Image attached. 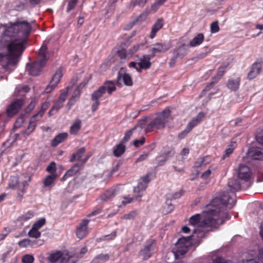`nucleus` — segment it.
Segmentation results:
<instances>
[{"mask_svg": "<svg viewBox=\"0 0 263 263\" xmlns=\"http://www.w3.org/2000/svg\"><path fill=\"white\" fill-rule=\"evenodd\" d=\"M31 25L26 21L0 24V48L6 50L0 53V64L6 71H13L26 48Z\"/></svg>", "mask_w": 263, "mask_h": 263, "instance_id": "f257e3e1", "label": "nucleus"}, {"mask_svg": "<svg viewBox=\"0 0 263 263\" xmlns=\"http://www.w3.org/2000/svg\"><path fill=\"white\" fill-rule=\"evenodd\" d=\"M235 200L231 195H226L224 193L215 197L208 205L206 210L203 216L196 214L192 216L189 221L191 226L197 227L205 229L207 231H213L224 222L225 220L231 218L229 213L224 210V208H232L235 205Z\"/></svg>", "mask_w": 263, "mask_h": 263, "instance_id": "f03ea898", "label": "nucleus"}, {"mask_svg": "<svg viewBox=\"0 0 263 263\" xmlns=\"http://www.w3.org/2000/svg\"><path fill=\"white\" fill-rule=\"evenodd\" d=\"M238 180L232 178L228 183V189L220 193L219 195L224 193L226 195H231L235 200V204L236 202L235 199V193L239 190L248 187V183L252 178V172L250 168L244 164H239L237 168L235 169Z\"/></svg>", "mask_w": 263, "mask_h": 263, "instance_id": "7ed1b4c3", "label": "nucleus"}, {"mask_svg": "<svg viewBox=\"0 0 263 263\" xmlns=\"http://www.w3.org/2000/svg\"><path fill=\"white\" fill-rule=\"evenodd\" d=\"M204 236L202 231L194 229L192 235L179 238L175 243L176 248L174 249L175 258H179L183 256L187 251L189 246L192 245L197 240L196 238H202Z\"/></svg>", "mask_w": 263, "mask_h": 263, "instance_id": "20e7f679", "label": "nucleus"}, {"mask_svg": "<svg viewBox=\"0 0 263 263\" xmlns=\"http://www.w3.org/2000/svg\"><path fill=\"white\" fill-rule=\"evenodd\" d=\"M48 48L46 45H43L40 49L37 59L31 64H27L26 69L29 74L32 76L39 75L43 67L48 60L47 57Z\"/></svg>", "mask_w": 263, "mask_h": 263, "instance_id": "39448f33", "label": "nucleus"}, {"mask_svg": "<svg viewBox=\"0 0 263 263\" xmlns=\"http://www.w3.org/2000/svg\"><path fill=\"white\" fill-rule=\"evenodd\" d=\"M169 108H165L162 111L158 112L151 121L147 124L145 130L146 133L155 130H160L165 127L166 122L171 115Z\"/></svg>", "mask_w": 263, "mask_h": 263, "instance_id": "423d86ee", "label": "nucleus"}, {"mask_svg": "<svg viewBox=\"0 0 263 263\" xmlns=\"http://www.w3.org/2000/svg\"><path fill=\"white\" fill-rule=\"evenodd\" d=\"M153 175L152 172H149L139 180L137 185L134 187L133 190L134 193L137 194L136 199L142 197L143 191L146 190L148 184L153 179Z\"/></svg>", "mask_w": 263, "mask_h": 263, "instance_id": "0eeeda50", "label": "nucleus"}, {"mask_svg": "<svg viewBox=\"0 0 263 263\" xmlns=\"http://www.w3.org/2000/svg\"><path fill=\"white\" fill-rule=\"evenodd\" d=\"M204 117L205 114L204 112L202 111L199 112L195 117L193 118L187 123L185 128L179 134L178 138L180 139L184 138L194 127L201 122Z\"/></svg>", "mask_w": 263, "mask_h": 263, "instance_id": "6e6552de", "label": "nucleus"}, {"mask_svg": "<svg viewBox=\"0 0 263 263\" xmlns=\"http://www.w3.org/2000/svg\"><path fill=\"white\" fill-rule=\"evenodd\" d=\"M155 247V240L153 239L147 240L139 252V255L142 256L144 260H147L151 257Z\"/></svg>", "mask_w": 263, "mask_h": 263, "instance_id": "1a4fd4ad", "label": "nucleus"}, {"mask_svg": "<svg viewBox=\"0 0 263 263\" xmlns=\"http://www.w3.org/2000/svg\"><path fill=\"white\" fill-rule=\"evenodd\" d=\"M175 154L173 148L166 146L163 147L160 152V154L156 158L159 166H162L170 158L173 157Z\"/></svg>", "mask_w": 263, "mask_h": 263, "instance_id": "9d476101", "label": "nucleus"}, {"mask_svg": "<svg viewBox=\"0 0 263 263\" xmlns=\"http://www.w3.org/2000/svg\"><path fill=\"white\" fill-rule=\"evenodd\" d=\"M62 76V70L60 68L55 71V73L53 76L49 85L46 87L45 89V93H50L53 89H54L61 81Z\"/></svg>", "mask_w": 263, "mask_h": 263, "instance_id": "9b49d317", "label": "nucleus"}, {"mask_svg": "<svg viewBox=\"0 0 263 263\" xmlns=\"http://www.w3.org/2000/svg\"><path fill=\"white\" fill-rule=\"evenodd\" d=\"M123 68H121L118 72L116 79L117 85L119 87H122V84L121 80L123 83L127 86H132L133 85V80L129 74L122 72Z\"/></svg>", "mask_w": 263, "mask_h": 263, "instance_id": "f8f14e48", "label": "nucleus"}, {"mask_svg": "<svg viewBox=\"0 0 263 263\" xmlns=\"http://www.w3.org/2000/svg\"><path fill=\"white\" fill-rule=\"evenodd\" d=\"M262 59H258L252 64L250 69L248 73V79L252 80L260 73L262 67Z\"/></svg>", "mask_w": 263, "mask_h": 263, "instance_id": "ddd939ff", "label": "nucleus"}, {"mask_svg": "<svg viewBox=\"0 0 263 263\" xmlns=\"http://www.w3.org/2000/svg\"><path fill=\"white\" fill-rule=\"evenodd\" d=\"M23 104L24 100L22 98L17 99L12 102L7 109V116L10 117L13 116L20 110Z\"/></svg>", "mask_w": 263, "mask_h": 263, "instance_id": "4468645a", "label": "nucleus"}, {"mask_svg": "<svg viewBox=\"0 0 263 263\" xmlns=\"http://www.w3.org/2000/svg\"><path fill=\"white\" fill-rule=\"evenodd\" d=\"M247 155L253 160H263V148L259 147H251L249 148Z\"/></svg>", "mask_w": 263, "mask_h": 263, "instance_id": "2eb2a0df", "label": "nucleus"}, {"mask_svg": "<svg viewBox=\"0 0 263 263\" xmlns=\"http://www.w3.org/2000/svg\"><path fill=\"white\" fill-rule=\"evenodd\" d=\"M170 48L169 44L165 43H157L151 48V57H154L157 53L164 52Z\"/></svg>", "mask_w": 263, "mask_h": 263, "instance_id": "dca6fc26", "label": "nucleus"}, {"mask_svg": "<svg viewBox=\"0 0 263 263\" xmlns=\"http://www.w3.org/2000/svg\"><path fill=\"white\" fill-rule=\"evenodd\" d=\"M58 177L57 173H52L47 175L43 180L44 187L51 190L55 184V181Z\"/></svg>", "mask_w": 263, "mask_h": 263, "instance_id": "f3484780", "label": "nucleus"}, {"mask_svg": "<svg viewBox=\"0 0 263 263\" xmlns=\"http://www.w3.org/2000/svg\"><path fill=\"white\" fill-rule=\"evenodd\" d=\"M89 221V220L88 219H84L78 227L76 230V235L78 238H82L86 235Z\"/></svg>", "mask_w": 263, "mask_h": 263, "instance_id": "a211bd4d", "label": "nucleus"}, {"mask_svg": "<svg viewBox=\"0 0 263 263\" xmlns=\"http://www.w3.org/2000/svg\"><path fill=\"white\" fill-rule=\"evenodd\" d=\"M241 79L239 77L235 78H231L228 79L226 86L227 88L231 91H237L240 86Z\"/></svg>", "mask_w": 263, "mask_h": 263, "instance_id": "6ab92c4d", "label": "nucleus"}, {"mask_svg": "<svg viewBox=\"0 0 263 263\" xmlns=\"http://www.w3.org/2000/svg\"><path fill=\"white\" fill-rule=\"evenodd\" d=\"M80 163L75 164L72 167L69 169L61 178L62 181L66 180L68 178L76 175L81 169Z\"/></svg>", "mask_w": 263, "mask_h": 263, "instance_id": "aec40b11", "label": "nucleus"}, {"mask_svg": "<svg viewBox=\"0 0 263 263\" xmlns=\"http://www.w3.org/2000/svg\"><path fill=\"white\" fill-rule=\"evenodd\" d=\"M242 263H259L257 258L256 250H249L246 258L242 260Z\"/></svg>", "mask_w": 263, "mask_h": 263, "instance_id": "412c9836", "label": "nucleus"}, {"mask_svg": "<svg viewBox=\"0 0 263 263\" xmlns=\"http://www.w3.org/2000/svg\"><path fill=\"white\" fill-rule=\"evenodd\" d=\"M117 84L116 80H107L105 81L102 86L104 88L105 90V92L107 91L108 94L111 95L113 92L116 91L117 88L116 86V84Z\"/></svg>", "mask_w": 263, "mask_h": 263, "instance_id": "4be33fe9", "label": "nucleus"}, {"mask_svg": "<svg viewBox=\"0 0 263 263\" xmlns=\"http://www.w3.org/2000/svg\"><path fill=\"white\" fill-rule=\"evenodd\" d=\"M188 48L185 44H182L178 48L173 50V54L175 55L178 58H183L187 53Z\"/></svg>", "mask_w": 263, "mask_h": 263, "instance_id": "5701e85b", "label": "nucleus"}, {"mask_svg": "<svg viewBox=\"0 0 263 263\" xmlns=\"http://www.w3.org/2000/svg\"><path fill=\"white\" fill-rule=\"evenodd\" d=\"M153 58L151 57V54L143 55L140 59L138 65H141L144 68V69H149L152 65L150 60Z\"/></svg>", "mask_w": 263, "mask_h": 263, "instance_id": "b1692460", "label": "nucleus"}, {"mask_svg": "<svg viewBox=\"0 0 263 263\" xmlns=\"http://www.w3.org/2000/svg\"><path fill=\"white\" fill-rule=\"evenodd\" d=\"M86 149L85 147H82L78 149L75 153H73L71 157L70 158L69 161L70 162H74V161H78L79 162L82 159L81 157L85 153Z\"/></svg>", "mask_w": 263, "mask_h": 263, "instance_id": "393cba45", "label": "nucleus"}, {"mask_svg": "<svg viewBox=\"0 0 263 263\" xmlns=\"http://www.w3.org/2000/svg\"><path fill=\"white\" fill-rule=\"evenodd\" d=\"M68 134L66 133H62L57 135L51 141V145L53 147L63 142L67 138Z\"/></svg>", "mask_w": 263, "mask_h": 263, "instance_id": "a878e982", "label": "nucleus"}, {"mask_svg": "<svg viewBox=\"0 0 263 263\" xmlns=\"http://www.w3.org/2000/svg\"><path fill=\"white\" fill-rule=\"evenodd\" d=\"M23 184L24 181L20 183L19 182L18 177L16 176H11L9 181V187L10 189H17L21 188Z\"/></svg>", "mask_w": 263, "mask_h": 263, "instance_id": "bb28decb", "label": "nucleus"}, {"mask_svg": "<svg viewBox=\"0 0 263 263\" xmlns=\"http://www.w3.org/2000/svg\"><path fill=\"white\" fill-rule=\"evenodd\" d=\"M125 149V145L120 142L114 147L113 155L116 157H119L124 153Z\"/></svg>", "mask_w": 263, "mask_h": 263, "instance_id": "cd10ccee", "label": "nucleus"}, {"mask_svg": "<svg viewBox=\"0 0 263 263\" xmlns=\"http://www.w3.org/2000/svg\"><path fill=\"white\" fill-rule=\"evenodd\" d=\"M63 257L61 251L51 253L48 257V263H60V260Z\"/></svg>", "mask_w": 263, "mask_h": 263, "instance_id": "c85d7f7f", "label": "nucleus"}, {"mask_svg": "<svg viewBox=\"0 0 263 263\" xmlns=\"http://www.w3.org/2000/svg\"><path fill=\"white\" fill-rule=\"evenodd\" d=\"M204 36L203 33H199L197 34L190 42L191 47H196L200 45L204 41Z\"/></svg>", "mask_w": 263, "mask_h": 263, "instance_id": "c756f323", "label": "nucleus"}, {"mask_svg": "<svg viewBox=\"0 0 263 263\" xmlns=\"http://www.w3.org/2000/svg\"><path fill=\"white\" fill-rule=\"evenodd\" d=\"M115 195L116 189H110L107 190L104 193L102 194L100 196V199L103 201H107L112 199L115 196Z\"/></svg>", "mask_w": 263, "mask_h": 263, "instance_id": "7c9ffc66", "label": "nucleus"}, {"mask_svg": "<svg viewBox=\"0 0 263 263\" xmlns=\"http://www.w3.org/2000/svg\"><path fill=\"white\" fill-rule=\"evenodd\" d=\"M37 126V124L35 122H31L29 120V125L27 128L23 132V136L25 138H27L34 131L35 129Z\"/></svg>", "mask_w": 263, "mask_h": 263, "instance_id": "2f4dec72", "label": "nucleus"}, {"mask_svg": "<svg viewBox=\"0 0 263 263\" xmlns=\"http://www.w3.org/2000/svg\"><path fill=\"white\" fill-rule=\"evenodd\" d=\"M81 127V121L79 119L74 120L70 128V132L71 134L76 135L79 132Z\"/></svg>", "mask_w": 263, "mask_h": 263, "instance_id": "473e14b6", "label": "nucleus"}, {"mask_svg": "<svg viewBox=\"0 0 263 263\" xmlns=\"http://www.w3.org/2000/svg\"><path fill=\"white\" fill-rule=\"evenodd\" d=\"M34 216V212L29 211L27 213L20 216L16 219V221L20 222V224H23V222L31 219Z\"/></svg>", "mask_w": 263, "mask_h": 263, "instance_id": "72a5a7b5", "label": "nucleus"}, {"mask_svg": "<svg viewBox=\"0 0 263 263\" xmlns=\"http://www.w3.org/2000/svg\"><path fill=\"white\" fill-rule=\"evenodd\" d=\"M105 93V90L103 87H99V88L93 91L91 95V100L99 99Z\"/></svg>", "mask_w": 263, "mask_h": 263, "instance_id": "f704fd0d", "label": "nucleus"}, {"mask_svg": "<svg viewBox=\"0 0 263 263\" xmlns=\"http://www.w3.org/2000/svg\"><path fill=\"white\" fill-rule=\"evenodd\" d=\"M87 252V248L86 247L77 248L74 250L73 254H71L75 258H81Z\"/></svg>", "mask_w": 263, "mask_h": 263, "instance_id": "c9c22d12", "label": "nucleus"}, {"mask_svg": "<svg viewBox=\"0 0 263 263\" xmlns=\"http://www.w3.org/2000/svg\"><path fill=\"white\" fill-rule=\"evenodd\" d=\"M30 180L31 177H29L28 181H24V184H23L22 187L17 189L18 190L17 197L19 198L20 200L23 197V195L26 191V190L27 189V187L29 185L28 182H30Z\"/></svg>", "mask_w": 263, "mask_h": 263, "instance_id": "e433bc0d", "label": "nucleus"}, {"mask_svg": "<svg viewBox=\"0 0 263 263\" xmlns=\"http://www.w3.org/2000/svg\"><path fill=\"white\" fill-rule=\"evenodd\" d=\"M109 258L108 254H101L97 256L92 260V263H103L107 261Z\"/></svg>", "mask_w": 263, "mask_h": 263, "instance_id": "4c0bfd02", "label": "nucleus"}, {"mask_svg": "<svg viewBox=\"0 0 263 263\" xmlns=\"http://www.w3.org/2000/svg\"><path fill=\"white\" fill-rule=\"evenodd\" d=\"M77 261L73 256L67 254L61 258L60 263H76Z\"/></svg>", "mask_w": 263, "mask_h": 263, "instance_id": "58836bf2", "label": "nucleus"}, {"mask_svg": "<svg viewBox=\"0 0 263 263\" xmlns=\"http://www.w3.org/2000/svg\"><path fill=\"white\" fill-rule=\"evenodd\" d=\"M135 130V128H133L131 129L126 130L125 133V135L122 139V140L121 141V142H122L123 144L126 143L127 142L129 141V140L130 139L131 137L133 135V133Z\"/></svg>", "mask_w": 263, "mask_h": 263, "instance_id": "ea45409f", "label": "nucleus"}, {"mask_svg": "<svg viewBox=\"0 0 263 263\" xmlns=\"http://www.w3.org/2000/svg\"><path fill=\"white\" fill-rule=\"evenodd\" d=\"M235 143H234L228 145V147L225 150L224 154L222 157V159L224 160L226 157H229L235 148Z\"/></svg>", "mask_w": 263, "mask_h": 263, "instance_id": "a19ab883", "label": "nucleus"}, {"mask_svg": "<svg viewBox=\"0 0 263 263\" xmlns=\"http://www.w3.org/2000/svg\"><path fill=\"white\" fill-rule=\"evenodd\" d=\"M28 235L30 237L37 238L41 235V233L39 231L38 229H36L34 227H32L31 229L28 232Z\"/></svg>", "mask_w": 263, "mask_h": 263, "instance_id": "79ce46f5", "label": "nucleus"}, {"mask_svg": "<svg viewBox=\"0 0 263 263\" xmlns=\"http://www.w3.org/2000/svg\"><path fill=\"white\" fill-rule=\"evenodd\" d=\"M147 119L148 118L147 117H143L142 118L139 120L138 123L134 128H135V130L137 128H139L140 130H141L147 122Z\"/></svg>", "mask_w": 263, "mask_h": 263, "instance_id": "37998d69", "label": "nucleus"}, {"mask_svg": "<svg viewBox=\"0 0 263 263\" xmlns=\"http://www.w3.org/2000/svg\"><path fill=\"white\" fill-rule=\"evenodd\" d=\"M167 0H157L152 5V9L154 11H157Z\"/></svg>", "mask_w": 263, "mask_h": 263, "instance_id": "c03bdc74", "label": "nucleus"}, {"mask_svg": "<svg viewBox=\"0 0 263 263\" xmlns=\"http://www.w3.org/2000/svg\"><path fill=\"white\" fill-rule=\"evenodd\" d=\"M34 260V258L33 256L30 254H26L24 255L22 259L23 263H33Z\"/></svg>", "mask_w": 263, "mask_h": 263, "instance_id": "a18cd8bd", "label": "nucleus"}, {"mask_svg": "<svg viewBox=\"0 0 263 263\" xmlns=\"http://www.w3.org/2000/svg\"><path fill=\"white\" fill-rule=\"evenodd\" d=\"M210 29L212 33H216L218 32L219 31L218 22L215 21L212 23L210 25Z\"/></svg>", "mask_w": 263, "mask_h": 263, "instance_id": "49530a36", "label": "nucleus"}, {"mask_svg": "<svg viewBox=\"0 0 263 263\" xmlns=\"http://www.w3.org/2000/svg\"><path fill=\"white\" fill-rule=\"evenodd\" d=\"M46 171L51 174L52 173H57L56 164L54 162H51L46 167Z\"/></svg>", "mask_w": 263, "mask_h": 263, "instance_id": "de8ad7c7", "label": "nucleus"}, {"mask_svg": "<svg viewBox=\"0 0 263 263\" xmlns=\"http://www.w3.org/2000/svg\"><path fill=\"white\" fill-rule=\"evenodd\" d=\"M46 222V219L44 218H42L39 220L36 221L32 226L33 227L36 229H39L42 228Z\"/></svg>", "mask_w": 263, "mask_h": 263, "instance_id": "09e8293b", "label": "nucleus"}, {"mask_svg": "<svg viewBox=\"0 0 263 263\" xmlns=\"http://www.w3.org/2000/svg\"><path fill=\"white\" fill-rule=\"evenodd\" d=\"M78 0H70L68 3L66 12H69L71 10L73 9Z\"/></svg>", "mask_w": 263, "mask_h": 263, "instance_id": "8fccbe9b", "label": "nucleus"}, {"mask_svg": "<svg viewBox=\"0 0 263 263\" xmlns=\"http://www.w3.org/2000/svg\"><path fill=\"white\" fill-rule=\"evenodd\" d=\"M137 215V212L135 211H132L129 213L124 214L122 217V219H133L135 218Z\"/></svg>", "mask_w": 263, "mask_h": 263, "instance_id": "3c124183", "label": "nucleus"}, {"mask_svg": "<svg viewBox=\"0 0 263 263\" xmlns=\"http://www.w3.org/2000/svg\"><path fill=\"white\" fill-rule=\"evenodd\" d=\"M50 104L48 102H44L41 107V108L40 110L38 111L39 113H40L42 115H44L45 111L48 109V108L49 107Z\"/></svg>", "mask_w": 263, "mask_h": 263, "instance_id": "603ef678", "label": "nucleus"}, {"mask_svg": "<svg viewBox=\"0 0 263 263\" xmlns=\"http://www.w3.org/2000/svg\"><path fill=\"white\" fill-rule=\"evenodd\" d=\"M43 116V115L38 112L30 118V121L33 122H35L37 124V122L41 120Z\"/></svg>", "mask_w": 263, "mask_h": 263, "instance_id": "864d4df0", "label": "nucleus"}, {"mask_svg": "<svg viewBox=\"0 0 263 263\" xmlns=\"http://www.w3.org/2000/svg\"><path fill=\"white\" fill-rule=\"evenodd\" d=\"M123 163L122 160H119L116 164L112 167L111 172H110V175H112L115 173L117 172L119 168V167L122 165Z\"/></svg>", "mask_w": 263, "mask_h": 263, "instance_id": "5fc2aeb1", "label": "nucleus"}, {"mask_svg": "<svg viewBox=\"0 0 263 263\" xmlns=\"http://www.w3.org/2000/svg\"><path fill=\"white\" fill-rule=\"evenodd\" d=\"M145 141V139L144 137H143L141 138H140V139H139V140H137V139L133 141V145L135 147H138L140 145H143Z\"/></svg>", "mask_w": 263, "mask_h": 263, "instance_id": "6e6d98bb", "label": "nucleus"}, {"mask_svg": "<svg viewBox=\"0 0 263 263\" xmlns=\"http://www.w3.org/2000/svg\"><path fill=\"white\" fill-rule=\"evenodd\" d=\"M117 231H113L110 234L103 236V240H109L114 239L116 236Z\"/></svg>", "mask_w": 263, "mask_h": 263, "instance_id": "4d7b16f0", "label": "nucleus"}, {"mask_svg": "<svg viewBox=\"0 0 263 263\" xmlns=\"http://www.w3.org/2000/svg\"><path fill=\"white\" fill-rule=\"evenodd\" d=\"M81 91L79 88H76L73 92L71 98L78 101L81 96Z\"/></svg>", "mask_w": 263, "mask_h": 263, "instance_id": "13d9d810", "label": "nucleus"}, {"mask_svg": "<svg viewBox=\"0 0 263 263\" xmlns=\"http://www.w3.org/2000/svg\"><path fill=\"white\" fill-rule=\"evenodd\" d=\"M163 25V18H158L157 19L156 22H155L153 26H155V27L157 28V29H160L162 28Z\"/></svg>", "mask_w": 263, "mask_h": 263, "instance_id": "bf43d9fd", "label": "nucleus"}, {"mask_svg": "<svg viewBox=\"0 0 263 263\" xmlns=\"http://www.w3.org/2000/svg\"><path fill=\"white\" fill-rule=\"evenodd\" d=\"M31 240L29 239H24L18 242V245L21 247H26L30 245Z\"/></svg>", "mask_w": 263, "mask_h": 263, "instance_id": "052dcab7", "label": "nucleus"}, {"mask_svg": "<svg viewBox=\"0 0 263 263\" xmlns=\"http://www.w3.org/2000/svg\"><path fill=\"white\" fill-rule=\"evenodd\" d=\"M255 137L256 141L263 145V131L257 132Z\"/></svg>", "mask_w": 263, "mask_h": 263, "instance_id": "680f3d73", "label": "nucleus"}, {"mask_svg": "<svg viewBox=\"0 0 263 263\" xmlns=\"http://www.w3.org/2000/svg\"><path fill=\"white\" fill-rule=\"evenodd\" d=\"M35 105V101H31L29 104L27 106V107L25 108V112L26 113H29L31 112L34 108Z\"/></svg>", "mask_w": 263, "mask_h": 263, "instance_id": "e2e57ef3", "label": "nucleus"}, {"mask_svg": "<svg viewBox=\"0 0 263 263\" xmlns=\"http://www.w3.org/2000/svg\"><path fill=\"white\" fill-rule=\"evenodd\" d=\"M93 101V103L91 105V110L93 112H95L98 109L99 105L100 104L99 99L91 100Z\"/></svg>", "mask_w": 263, "mask_h": 263, "instance_id": "0e129e2a", "label": "nucleus"}, {"mask_svg": "<svg viewBox=\"0 0 263 263\" xmlns=\"http://www.w3.org/2000/svg\"><path fill=\"white\" fill-rule=\"evenodd\" d=\"M12 251V249L10 248L8 251L3 253L1 255V260H2L3 262H5L8 256L10 255V253Z\"/></svg>", "mask_w": 263, "mask_h": 263, "instance_id": "69168bd1", "label": "nucleus"}, {"mask_svg": "<svg viewBox=\"0 0 263 263\" xmlns=\"http://www.w3.org/2000/svg\"><path fill=\"white\" fill-rule=\"evenodd\" d=\"M213 263H232L231 261L226 260L222 257H217L213 261Z\"/></svg>", "mask_w": 263, "mask_h": 263, "instance_id": "338daca9", "label": "nucleus"}, {"mask_svg": "<svg viewBox=\"0 0 263 263\" xmlns=\"http://www.w3.org/2000/svg\"><path fill=\"white\" fill-rule=\"evenodd\" d=\"M257 258L258 260H260L263 263V248H261L256 251Z\"/></svg>", "mask_w": 263, "mask_h": 263, "instance_id": "774afa93", "label": "nucleus"}]
</instances>
